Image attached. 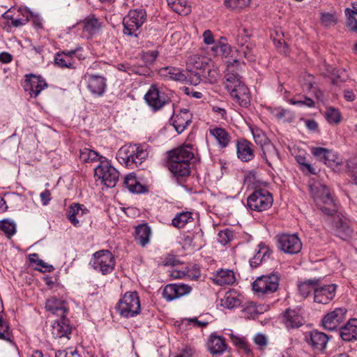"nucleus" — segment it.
I'll return each mask as SVG.
<instances>
[{
  "label": "nucleus",
  "instance_id": "f257e3e1",
  "mask_svg": "<svg viewBox=\"0 0 357 357\" xmlns=\"http://www.w3.org/2000/svg\"><path fill=\"white\" fill-rule=\"evenodd\" d=\"M193 158V147L191 144L177 148L169 154V169L178 178L188 176L190 174V160Z\"/></svg>",
  "mask_w": 357,
  "mask_h": 357
},
{
  "label": "nucleus",
  "instance_id": "f03ea898",
  "mask_svg": "<svg viewBox=\"0 0 357 357\" xmlns=\"http://www.w3.org/2000/svg\"><path fill=\"white\" fill-rule=\"evenodd\" d=\"M148 145L129 144L122 146L117 152L118 161L127 167L134 169L139 167L148 157Z\"/></svg>",
  "mask_w": 357,
  "mask_h": 357
},
{
  "label": "nucleus",
  "instance_id": "7ed1b4c3",
  "mask_svg": "<svg viewBox=\"0 0 357 357\" xmlns=\"http://www.w3.org/2000/svg\"><path fill=\"white\" fill-rule=\"evenodd\" d=\"M310 192L320 210L326 215L332 216L337 208L328 188L322 183H315L310 185Z\"/></svg>",
  "mask_w": 357,
  "mask_h": 357
},
{
  "label": "nucleus",
  "instance_id": "20e7f679",
  "mask_svg": "<svg viewBox=\"0 0 357 357\" xmlns=\"http://www.w3.org/2000/svg\"><path fill=\"white\" fill-rule=\"evenodd\" d=\"M209 59L198 54L191 55L186 61L188 72V82L192 85H197L201 81V76H206V70L208 68Z\"/></svg>",
  "mask_w": 357,
  "mask_h": 357
},
{
  "label": "nucleus",
  "instance_id": "39448f33",
  "mask_svg": "<svg viewBox=\"0 0 357 357\" xmlns=\"http://www.w3.org/2000/svg\"><path fill=\"white\" fill-rule=\"evenodd\" d=\"M116 309L121 315L128 318L133 317L140 312L139 298L136 291L126 292L119 301Z\"/></svg>",
  "mask_w": 357,
  "mask_h": 357
},
{
  "label": "nucleus",
  "instance_id": "423d86ee",
  "mask_svg": "<svg viewBox=\"0 0 357 357\" xmlns=\"http://www.w3.org/2000/svg\"><path fill=\"white\" fill-rule=\"evenodd\" d=\"M273 202V196L266 189L255 190L247 199L248 207L257 212L268 210Z\"/></svg>",
  "mask_w": 357,
  "mask_h": 357
},
{
  "label": "nucleus",
  "instance_id": "0eeeda50",
  "mask_svg": "<svg viewBox=\"0 0 357 357\" xmlns=\"http://www.w3.org/2000/svg\"><path fill=\"white\" fill-rule=\"evenodd\" d=\"M146 20V11L143 9L132 10L123 17V33L137 37V31Z\"/></svg>",
  "mask_w": 357,
  "mask_h": 357
},
{
  "label": "nucleus",
  "instance_id": "6e6552de",
  "mask_svg": "<svg viewBox=\"0 0 357 357\" xmlns=\"http://www.w3.org/2000/svg\"><path fill=\"white\" fill-rule=\"evenodd\" d=\"M95 176L108 188L116 186L119 172L107 160H100V165L94 169Z\"/></svg>",
  "mask_w": 357,
  "mask_h": 357
},
{
  "label": "nucleus",
  "instance_id": "1a4fd4ad",
  "mask_svg": "<svg viewBox=\"0 0 357 357\" xmlns=\"http://www.w3.org/2000/svg\"><path fill=\"white\" fill-rule=\"evenodd\" d=\"M280 276L278 273L262 275L252 284V289L258 294H264L275 291L278 288Z\"/></svg>",
  "mask_w": 357,
  "mask_h": 357
},
{
  "label": "nucleus",
  "instance_id": "9d476101",
  "mask_svg": "<svg viewBox=\"0 0 357 357\" xmlns=\"http://www.w3.org/2000/svg\"><path fill=\"white\" fill-rule=\"evenodd\" d=\"M347 310L345 307L335 308L326 314L322 319L324 328L328 331L337 329L346 320Z\"/></svg>",
  "mask_w": 357,
  "mask_h": 357
},
{
  "label": "nucleus",
  "instance_id": "9b49d317",
  "mask_svg": "<svg viewBox=\"0 0 357 357\" xmlns=\"http://www.w3.org/2000/svg\"><path fill=\"white\" fill-rule=\"evenodd\" d=\"M278 248L285 253L294 255L302 248L300 238L296 234H282L278 237Z\"/></svg>",
  "mask_w": 357,
  "mask_h": 357
},
{
  "label": "nucleus",
  "instance_id": "f8f14e48",
  "mask_svg": "<svg viewBox=\"0 0 357 357\" xmlns=\"http://www.w3.org/2000/svg\"><path fill=\"white\" fill-rule=\"evenodd\" d=\"M144 98L148 105L154 110L162 108L169 101V99L163 91H160L156 86H151Z\"/></svg>",
  "mask_w": 357,
  "mask_h": 357
},
{
  "label": "nucleus",
  "instance_id": "ddd939ff",
  "mask_svg": "<svg viewBox=\"0 0 357 357\" xmlns=\"http://www.w3.org/2000/svg\"><path fill=\"white\" fill-rule=\"evenodd\" d=\"M47 87L45 79L41 77L30 75L26 76L24 82V89L31 98H36L41 91Z\"/></svg>",
  "mask_w": 357,
  "mask_h": 357
},
{
  "label": "nucleus",
  "instance_id": "4468645a",
  "mask_svg": "<svg viewBox=\"0 0 357 357\" xmlns=\"http://www.w3.org/2000/svg\"><path fill=\"white\" fill-rule=\"evenodd\" d=\"M332 226L336 235L341 239L348 240L351 238L354 231L345 218L340 217V215L334 216Z\"/></svg>",
  "mask_w": 357,
  "mask_h": 357
},
{
  "label": "nucleus",
  "instance_id": "2eb2a0df",
  "mask_svg": "<svg viewBox=\"0 0 357 357\" xmlns=\"http://www.w3.org/2000/svg\"><path fill=\"white\" fill-rule=\"evenodd\" d=\"M191 287L186 284H169L166 285L162 291V297L167 301H172L189 294Z\"/></svg>",
  "mask_w": 357,
  "mask_h": 357
},
{
  "label": "nucleus",
  "instance_id": "dca6fc26",
  "mask_svg": "<svg viewBox=\"0 0 357 357\" xmlns=\"http://www.w3.org/2000/svg\"><path fill=\"white\" fill-rule=\"evenodd\" d=\"M239 65V61L237 59H234L233 62L227 65V73L225 76V85L228 91L231 90L232 88L237 87L238 85L243 84L241 81L238 73L235 70V67Z\"/></svg>",
  "mask_w": 357,
  "mask_h": 357
},
{
  "label": "nucleus",
  "instance_id": "f3484780",
  "mask_svg": "<svg viewBox=\"0 0 357 357\" xmlns=\"http://www.w3.org/2000/svg\"><path fill=\"white\" fill-rule=\"evenodd\" d=\"M336 285L331 284L314 289V302L321 304L328 303L335 295Z\"/></svg>",
  "mask_w": 357,
  "mask_h": 357
},
{
  "label": "nucleus",
  "instance_id": "a211bd4d",
  "mask_svg": "<svg viewBox=\"0 0 357 357\" xmlns=\"http://www.w3.org/2000/svg\"><path fill=\"white\" fill-rule=\"evenodd\" d=\"M192 121V114L188 109H183L171 119L172 126L178 133H181L189 126Z\"/></svg>",
  "mask_w": 357,
  "mask_h": 357
},
{
  "label": "nucleus",
  "instance_id": "6ab92c4d",
  "mask_svg": "<svg viewBox=\"0 0 357 357\" xmlns=\"http://www.w3.org/2000/svg\"><path fill=\"white\" fill-rule=\"evenodd\" d=\"M92 265L93 268H114V257L109 250L98 251L93 255Z\"/></svg>",
  "mask_w": 357,
  "mask_h": 357
},
{
  "label": "nucleus",
  "instance_id": "aec40b11",
  "mask_svg": "<svg viewBox=\"0 0 357 357\" xmlns=\"http://www.w3.org/2000/svg\"><path fill=\"white\" fill-rule=\"evenodd\" d=\"M87 81V88L93 93L97 96H101L105 91L106 87V79L104 77L87 74L85 75Z\"/></svg>",
  "mask_w": 357,
  "mask_h": 357
},
{
  "label": "nucleus",
  "instance_id": "412c9836",
  "mask_svg": "<svg viewBox=\"0 0 357 357\" xmlns=\"http://www.w3.org/2000/svg\"><path fill=\"white\" fill-rule=\"evenodd\" d=\"M258 250L255 256L250 260L252 267L256 268L258 266L267 265L268 261L271 259V251L268 245L261 243L258 245Z\"/></svg>",
  "mask_w": 357,
  "mask_h": 357
},
{
  "label": "nucleus",
  "instance_id": "4be33fe9",
  "mask_svg": "<svg viewBox=\"0 0 357 357\" xmlns=\"http://www.w3.org/2000/svg\"><path fill=\"white\" fill-rule=\"evenodd\" d=\"M229 92L230 96L241 107H248L250 105V96L249 89L244 84H240L237 87L232 88Z\"/></svg>",
  "mask_w": 357,
  "mask_h": 357
},
{
  "label": "nucleus",
  "instance_id": "5701e85b",
  "mask_svg": "<svg viewBox=\"0 0 357 357\" xmlns=\"http://www.w3.org/2000/svg\"><path fill=\"white\" fill-rule=\"evenodd\" d=\"M81 49V47H77L73 50L56 53L54 57L55 63L61 68H75V59L73 56Z\"/></svg>",
  "mask_w": 357,
  "mask_h": 357
},
{
  "label": "nucleus",
  "instance_id": "b1692460",
  "mask_svg": "<svg viewBox=\"0 0 357 357\" xmlns=\"http://www.w3.org/2000/svg\"><path fill=\"white\" fill-rule=\"evenodd\" d=\"M52 334L55 338H61L66 337L71 333L72 327L66 317H59L52 324Z\"/></svg>",
  "mask_w": 357,
  "mask_h": 357
},
{
  "label": "nucleus",
  "instance_id": "393cba45",
  "mask_svg": "<svg viewBox=\"0 0 357 357\" xmlns=\"http://www.w3.org/2000/svg\"><path fill=\"white\" fill-rule=\"evenodd\" d=\"M237 156L243 162H248L255 157L253 145L246 139H241L236 142Z\"/></svg>",
  "mask_w": 357,
  "mask_h": 357
},
{
  "label": "nucleus",
  "instance_id": "a878e982",
  "mask_svg": "<svg viewBox=\"0 0 357 357\" xmlns=\"http://www.w3.org/2000/svg\"><path fill=\"white\" fill-rule=\"evenodd\" d=\"M45 307L47 310L59 317H66V314L68 311L66 303L56 297H52L48 299L46 302Z\"/></svg>",
  "mask_w": 357,
  "mask_h": 357
},
{
  "label": "nucleus",
  "instance_id": "bb28decb",
  "mask_svg": "<svg viewBox=\"0 0 357 357\" xmlns=\"http://www.w3.org/2000/svg\"><path fill=\"white\" fill-rule=\"evenodd\" d=\"M86 208H83V205L74 203L71 204L68 210V218L70 222L75 227H79L80 222L83 221L82 217L87 213Z\"/></svg>",
  "mask_w": 357,
  "mask_h": 357
},
{
  "label": "nucleus",
  "instance_id": "cd10ccee",
  "mask_svg": "<svg viewBox=\"0 0 357 357\" xmlns=\"http://www.w3.org/2000/svg\"><path fill=\"white\" fill-rule=\"evenodd\" d=\"M213 281L218 285L231 284L235 280V276L231 269H219L211 277Z\"/></svg>",
  "mask_w": 357,
  "mask_h": 357
},
{
  "label": "nucleus",
  "instance_id": "c85d7f7f",
  "mask_svg": "<svg viewBox=\"0 0 357 357\" xmlns=\"http://www.w3.org/2000/svg\"><path fill=\"white\" fill-rule=\"evenodd\" d=\"M340 335L344 341L357 340V319H352L340 328Z\"/></svg>",
  "mask_w": 357,
  "mask_h": 357
},
{
  "label": "nucleus",
  "instance_id": "c756f323",
  "mask_svg": "<svg viewBox=\"0 0 357 357\" xmlns=\"http://www.w3.org/2000/svg\"><path fill=\"white\" fill-rule=\"evenodd\" d=\"M329 340L328 336L324 333L313 331L310 333V342L314 349L323 351Z\"/></svg>",
  "mask_w": 357,
  "mask_h": 357
},
{
  "label": "nucleus",
  "instance_id": "7c9ffc66",
  "mask_svg": "<svg viewBox=\"0 0 357 357\" xmlns=\"http://www.w3.org/2000/svg\"><path fill=\"white\" fill-rule=\"evenodd\" d=\"M209 133L214 137L221 149L226 148L231 140V136L226 130L222 128L215 127L210 128Z\"/></svg>",
  "mask_w": 357,
  "mask_h": 357
},
{
  "label": "nucleus",
  "instance_id": "2f4dec72",
  "mask_svg": "<svg viewBox=\"0 0 357 357\" xmlns=\"http://www.w3.org/2000/svg\"><path fill=\"white\" fill-rule=\"evenodd\" d=\"M262 156L268 165L272 167V164L280 160V154L275 146L269 142L261 148Z\"/></svg>",
  "mask_w": 357,
  "mask_h": 357
},
{
  "label": "nucleus",
  "instance_id": "473e14b6",
  "mask_svg": "<svg viewBox=\"0 0 357 357\" xmlns=\"http://www.w3.org/2000/svg\"><path fill=\"white\" fill-rule=\"evenodd\" d=\"M160 75L168 77L175 81L188 82V75L184 73L181 69L175 67H166L160 70Z\"/></svg>",
  "mask_w": 357,
  "mask_h": 357
},
{
  "label": "nucleus",
  "instance_id": "72a5a7b5",
  "mask_svg": "<svg viewBox=\"0 0 357 357\" xmlns=\"http://www.w3.org/2000/svg\"><path fill=\"white\" fill-rule=\"evenodd\" d=\"M208 350L213 355L222 354L227 349L224 338L220 336H211L208 343Z\"/></svg>",
  "mask_w": 357,
  "mask_h": 357
},
{
  "label": "nucleus",
  "instance_id": "f704fd0d",
  "mask_svg": "<svg viewBox=\"0 0 357 357\" xmlns=\"http://www.w3.org/2000/svg\"><path fill=\"white\" fill-rule=\"evenodd\" d=\"M303 318L295 310H287L284 314V321L287 328H298L303 325Z\"/></svg>",
  "mask_w": 357,
  "mask_h": 357
},
{
  "label": "nucleus",
  "instance_id": "c9c22d12",
  "mask_svg": "<svg viewBox=\"0 0 357 357\" xmlns=\"http://www.w3.org/2000/svg\"><path fill=\"white\" fill-rule=\"evenodd\" d=\"M151 229L146 224H142L136 227L135 240L142 245L145 246L149 242Z\"/></svg>",
  "mask_w": 357,
  "mask_h": 357
},
{
  "label": "nucleus",
  "instance_id": "e433bc0d",
  "mask_svg": "<svg viewBox=\"0 0 357 357\" xmlns=\"http://www.w3.org/2000/svg\"><path fill=\"white\" fill-rule=\"evenodd\" d=\"M170 275L174 278H188L197 280L200 276L199 269H172Z\"/></svg>",
  "mask_w": 357,
  "mask_h": 357
},
{
  "label": "nucleus",
  "instance_id": "4c0bfd02",
  "mask_svg": "<svg viewBox=\"0 0 357 357\" xmlns=\"http://www.w3.org/2000/svg\"><path fill=\"white\" fill-rule=\"evenodd\" d=\"M347 26L351 31H357V2L352 3L351 8L345 9Z\"/></svg>",
  "mask_w": 357,
  "mask_h": 357
},
{
  "label": "nucleus",
  "instance_id": "58836bf2",
  "mask_svg": "<svg viewBox=\"0 0 357 357\" xmlns=\"http://www.w3.org/2000/svg\"><path fill=\"white\" fill-rule=\"evenodd\" d=\"M319 278L305 280L298 284V291L303 298H306L319 284Z\"/></svg>",
  "mask_w": 357,
  "mask_h": 357
},
{
  "label": "nucleus",
  "instance_id": "ea45409f",
  "mask_svg": "<svg viewBox=\"0 0 357 357\" xmlns=\"http://www.w3.org/2000/svg\"><path fill=\"white\" fill-rule=\"evenodd\" d=\"M221 305L228 309H232L241 305V301L235 291L225 293L224 297L220 300Z\"/></svg>",
  "mask_w": 357,
  "mask_h": 357
},
{
  "label": "nucleus",
  "instance_id": "a19ab883",
  "mask_svg": "<svg viewBox=\"0 0 357 357\" xmlns=\"http://www.w3.org/2000/svg\"><path fill=\"white\" fill-rule=\"evenodd\" d=\"M238 51L243 54L248 61H252L255 60V45L250 40H245L244 43H241Z\"/></svg>",
  "mask_w": 357,
  "mask_h": 357
},
{
  "label": "nucleus",
  "instance_id": "79ce46f5",
  "mask_svg": "<svg viewBox=\"0 0 357 357\" xmlns=\"http://www.w3.org/2000/svg\"><path fill=\"white\" fill-rule=\"evenodd\" d=\"M101 28V23L94 17H86L84 22L83 29L90 36L97 33Z\"/></svg>",
  "mask_w": 357,
  "mask_h": 357
},
{
  "label": "nucleus",
  "instance_id": "37998d69",
  "mask_svg": "<svg viewBox=\"0 0 357 357\" xmlns=\"http://www.w3.org/2000/svg\"><path fill=\"white\" fill-rule=\"evenodd\" d=\"M123 184L131 192L139 193L143 192L144 186L137 181L136 177L132 174L127 175L125 177Z\"/></svg>",
  "mask_w": 357,
  "mask_h": 357
},
{
  "label": "nucleus",
  "instance_id": "c03bdc74",
  "mask_svg": "<svg viewBox=\"0 0 357 357\" xmlns=\"http://www.w3.org/2000/svg\"><path fill=\"white\" fill-rule=\"evenodd\" d=\"M193 220V218L192 216V213L190 211H183L180 213H178L172 220L173 226L182 228L187 223L192 222Z\"/></svg>",
  "mask_w": 357,
  "mask_h": 357
},
{
  "label": "nucleus",
  "instance_id": "a18cd8bd",
  "mask_svg": "<svg viewBox=\"0 0 357 357\" xmlns=\"http://www.w3.org/2000/svg\"><path fill=\"white\" fill-rule=\"evenodd\" d=\"M251 0H224V4L228 9L239 12L250 4Z\"/></svg>",
  "mask_w": 357,
  "mask_h": 357
},
{
  "label": "nucleus",
  "instance_id": "49530a36",
  "mask_svg": "<svg viewBox=\"0 0 357 357\" xmlns=\"http://www.w3.org/2000/svg\"><path fill=\"white\" fill-rule=\"evenodd\" d=\"M79 158L83 162H93L97 160H101L102 157L99 154L89 149H82L80 150Z\"/></svg>",
  "mask_w": 357,
  "mask_h": 357
},
{
  "label": "nucleus",
  "instance_id": "de8ad7c7",
  "mask_svg": "<svg viewBox=\"0 0 357 357\" xmlns=\"http://www.w3.org/2000/svg\"><path fill=\"white\" fill-rule=\"evenodd\" d=\"M252 133L255 142L261 146V149L266 144L271 142L266 134L260 129H252Z\"/></svg>",
  "mask_w": 357,
  "mask_h": 357
},
{
  "label": "nucleus",
  "instance_id": "09e8293b",
  "mask_svg": "<svg viewBox=\"0 0 357 357\" xmlns=\"http://www.w3.org/2000/svg\"><path fill=\"white\" fill-rule=\"evenodd\" d=\"M181 264L182 262L177 256L170 254L161 258V261L158 264L159 266H176Z\"/></svg>",
  "mask_w": 357,
  "mask_h": 357
},
{
  "label": "nucleus",
  "instance_id": "8fccbe9b",
  "mask_svg": "<svg viewBox=\"0 0 357 357\" xmlns=\"http://www.w3.org/2000/svg\"><path fill=\"white\" fill-rule=\"evenodd\" d=\"M0 229L10 237L15 233V224L8 220H1Z\"/></svg>",
  "mask_w": 357,
  "mask_h": 357
},
{
  "label": "nucleus",
  "instance_id": "3c124183",
  "mask_svg": "<svg viewBox=\"0 0 357 357\" xmlns=\"http://www.w3.org/2000/svg\"><path fill=\"white\" fill-rule=\"evenodd\" d=\"M326 120L330 123H338L341 120L339 111L335 108H328L325 113Z\"/></svg>",
  "mask_w": 357,
  "mask_h": 357
},
{
  "label": "nucleus",
  "instance_id": "603ef678",
  "mask_svg": "<svg viewBox=\"0 0 357 357\" xmlns=\"http://www.w3.org/2000/svg\"><path fill=\"white\" fill-rule=\"evenodd\" d=\"M0 340H3L8 342L11 341V335L9 331V326L8 324L3 319L2 315L0 313Z\"/></svg>",
  "mask_w": 357,
  "mask_h": 357
},
{
  "label": "nucleus",
  "instance_id": "864d4df0",
  "mask_svg": "<svg viewBox=\"0 0 357 357\" xmlns=\"http://www.w3.org/2000/svg\"><path fill=\"white\" fill-rule=\"evenodd\" d=\"M243 311L248 318L252 319H255L260 312L259 307H257L254 302L247 303Z\"/></svg>",
  "mask_w": 357,
  "mask_h": 357
},
{
  "label": "nucleus",
  "instance_id": "5fc2aeb1",
  "mask_svg": "<svg viewBox=\"0 0 357 357\" xmlns=\"http://www.w3.org/2000/svg\"><path fill=\"white\" fill-rule=\"evenodd\" d=\"M202 77L206 79V82L209 83H215L219 78V73L217 69H212L208 65V68L206 70V76H201Z\"/></svg>",
  "mask_w": 357,
  "mask_h": 357
},
{
  "label": "nucleus",
  "instance_id": "6e6d98bb",
  "mask_svg": "<svg viewBox=\"0 0 357 357\" xmlns=\"http://www.w3.org/2000/svg\"><path fill=\"white\" fill-rule=\"evenodd\" d=\"M233 236V231L229 229H226L218 233V240L221 244L226 245L232 239Z\"/></svg>",
  "mask_w": 357,
  "mask_h": 357
},
{
  "label": "nucleus",
  "instance_id": "4d7b16f0",
  "mask_svg": "<svg viewBox=\"0 0 357 357\" xmlns=\"http://www.w3.org/2000/svg\"><path fill=\"white\" fill-rule=\"evenodd\" d=\"M158 56L157 50L148 51L144 52L142 55V59L146 65L153 63Z\"/></svg>",
  "mask_w": 357,
  "mask_h": 357
},
{
  "label": "nucleus",
  "instance_id": "13d9d810",
  "mask_svg": "<svg viewBox=\"0 0 357 357\" xmlns=\"http://www.w3.org/2000/svg\"><path fill=\"white\" fill-rule=\"evenodd\" d=\"M347 167L354 178V183L357 185V156L351 158L347 162Z\"/></svg>",
  "mask_w": 357,
  "mask_h": 357
},
{
  "label": "nucleus",
  "instance_id": "bf43d9fd",
  "mask_svg": "<svg viewBox=\"0 0 357 357\" xmlns=\"http://www.w3.org/2000/svg\"><path fill=\"white\" fill-rule=\"evenodd\" d=\"M312 154L319 161L324 162L328 149L321 147L311 148Z\"/></svg>",
  "mask_w": 357,
  "mask_h": 357
},
{
  "label": "nucleus",
  "instance_id": "052dcab7",
  "mask_svg": "<svg viewBox=\"0 0 357 357\" xmlns=\"http://www.w3.org/2000/svg\"><path fill=\"white\" fill-rule=\"evenodd\" d=\"M29 260L31 265H36L42 268H53L52 265H47L42 259H39V256L36 253L30 254L29 255Z\"/></svg>",
  "mask_w": 357,
  "mask_h": 357
},
{
  "label": "nucleus",
  "instance_id": "680f3d73",
  "mask_svg": "<svg viewBox=\"0 0 357 357\" xmlns=\"http://www.w3.org/2000/svg\"><path fill=\"white\" fill-rule=\"evenodd\" d=\"M324 163L328 166L333 165V164H338L339 158L334 151L331 149H328Z\"/></svg>",
  "mask_w": 357,
  "mask_h": 357
},
{
  "label": "nucleus",
  "instance_id": "e2e57ef3",
  "mask_svg": "<svg viewBox=\"0 0 357 357\" xmlns=\"http://www.w3.org/2000/svg\"><path fill=\"white\" fill-rule=\"evenodd\" d=\"M321 22L325 26H329L335 24V19L333 15L331 13H322Z\"/></svg>",
  "mask_w": 357,
  "mask_h": 357
},
{
  "label": "nucleus",
  "instance_id": "0e129e2a",
  "mask_svg": "<svg viewBox=\"0 0 357 357\" xmlns=\"http://www.w3.org/2000/svg\"><path fill=\"white\" fill-rule=\"evenodd\" d=\"M168 4L170 6V7L172 8V10L178 13V14H183V13H187L189 9L185 12V6H183L181 3H180L179 0H174L173 1H169Z\"/></svg>",
  "mask_w": 357,
  "mask_h": 357
},
{
  "label": "nucleus",
  "instance_id": "69168bd1",
  "mask_svg": "<svg viewBox=\"0 0 357 357\" xmlns=\"http://www.w3.org/2000/svg\"><path fill=\"white\" fill-rule=\"evenodd\" d=\"M290 103L292 105H298L299 106H306L308 107H313L314 106V102L310 98L305 97L304 100H296L295 99H291Z\"/></svg>",
  "mask_w": 357,
  "mask_h": 357
},
{
  "label": "nucleus",
  "instance_id": "338daca9",
  "mask_svg": "<svg viewBox=\"0 0 357 357\" xmlns=\"http://www.w3.org/2000/svg\"><path fill=\"white\" fill-rule=\"evenodd\" d=\"M255 343L259 347L260 349H263L266 347L268 344L267 337L263 334H257L254 337Z\"/></svg>",
  "mask_w": 357,
  "mask_h": 357
},
{
  "label": "nucleus",
  "instance_id": "774afa93",
  "mask_svg": "<svg viewBox=\"0 0 357 357\" xmlns=\"http://www.w3.org/2000/svg\"><path fill=\"white\" fill-rule=\"evenodd\" d=\"M29 12L27 10H25L24 14H23V18L12 19V25L15 27H18L25 24L29 21Z\"/></svg>",
  "mask_w": 357,
  "mask_h": 357
}]
</instances>
